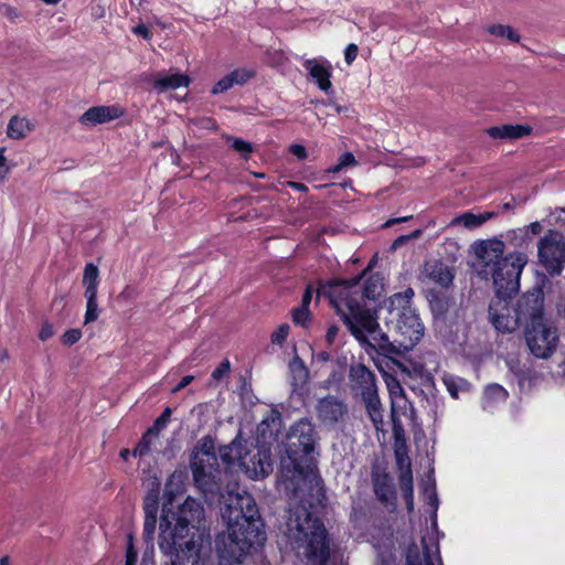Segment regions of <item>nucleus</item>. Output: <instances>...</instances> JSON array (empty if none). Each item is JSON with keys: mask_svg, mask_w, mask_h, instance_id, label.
<instances>
[{"mask_svg": "<svg viewBox=\"0 0 565 565\" xmlns=\"http://www.w3.org/2000/svg\"><path fill=\"white\" fill-rule=\"evenodd\" d=\"M175 498L169 481L163 491L158 545L171 565H198L203 543L209 539L203 524L204 508L191 497L175 505Z\"/></svg>", "mask_w": 565, "mask_h": 565, "instance_id": "f257e3e1", "label": "nucleus"}, {"mask_svg": "<svg viewBox=\"0 0 565 565\" xmlns=\"http://www.w3.org/2000/svg\"><path fill=\"white\" fill-rule=\"evenodd\" d=\"M364 274L365 270L351 279L334 278L320 284L317 289V296L329 300L359 342L366 341L367 332H374V328L379 327L376 310L367 308L366 300H376L383 291L379 275L370 276L361 285Z\"/></svg>", "mask_w": 565, "mask_h": 565, "instance_id": "f03ea898", "label": "nucleus"}, {"mask_svg": "<svg viewBox=\"0 0 565 565\" xmlns=\"http://www.w3.org/2000/svg\"><path fill=\"white\" fill-rule=\"evenodd\" d=\"M221 514L227 531L218 533L214 541L218 565H243L250 552L267 540L256 501L250 495L237 494L222 508Z\"/></svg>", "mask_w": 565, "mask_h": 565, "instance_id": "7ed1b4c3", "label": "nucleus"}, {"mask_svg": "<svg viewBox=\"0 0 565 565\" xmlns=\"http://www.w3.org/2000/svg\"><path fill=\"white\" fill-rule=\"evenodd\" d=\"M414 290L408 287L404 291L395 292L388 299V316L385 318L386 331L380 326L374 332H367V340L360 342L371 353L397 363L396 358L411 351L424 335V324L419 315L412 307Z\"/></svg>", "mask_w": 565, "mask_h": 565, "instance_id": "20e7f679", "label": "nucleus"}, {"mask_svg": "<svg viewBox=\"0 0 565 565\" xmlns=\"http://www.w3.org/2000/svg\"><path fill=\"white\" fill-rule=\"evenodd\" d=\"M287 539L298 556L308 565H328L331 539L323 521L307 509L295 513L287 523Z\"/></svg>", "mask_w": 565, "mask_h": 565, "instance_id": "39448f33", "label": "nucleus"}, {"mask_svg": "<svg viewBox=\"0 0 565 565\" xmlns=\"http://www.w3.org/2000/svg\"><path fill=\"white\" fill-rule=\"evenodd\" d=\"M317 440L318 433L310 419L301 418L290 427L285 446L287 458L280 463L287 479L306 478L313 470Z\"/></svg>", "mask_w": 565, "mask_h": 565, "instance_id": "423d86ee", "label": "nucleus"}, {"mask_svg": "<svg viewBox=\"0 0 565 565\" xmlns=\"http://www.w3.org/2000/svg\"><path fill=\"white\" fill-rule=\"evenodd\" d=\"M349 386L354 396H360L374 425L383 423V408L379 396L377 380L363 363H353L349 370Z\"/></svg>", "mask_w": 565, "mask_h": 565, "instance_id": "0eeeda50", "label": "nucleus"}, {"mask_svg": "<svg viewBox=\"0 0 565 565\" xmlns=\"http://www.w3.org/2000/svg\"><path fill=\"white\" fill-rule=\"evenodd\" d=\"M527 262L526 255L513 253L507 255L493 268L492 278L497 296L514 297L520 289V277Z\"/></svg>", "mask_w": 565, "mask_h": 565, "instance_id": "6e6552de", "label": "nucleus"}, {"mask_svg": "<svg viewBox=\"0 0 565 565\" xmlns=\"http://www.w3.org/2000/svg\"><path fill=\"white\" fill-rule=\"evenodd\" d=\"M524 338L530 352L543 360L550 359L558 344L557 329L545 319L529 322L525 326Z\"/></svg>", "mask_w": 565, "mask_h": 565, "instance_id": "1a4fd4ad", "label": "nucleus"}, {"mask_svg": "<svg viewBox=\"0 0 565 565\" xmlns=\"http://www.w3.org/2000/svg\"><path fill=\"white\" fill-rule=\"evenodd\" d=\"M540 265L551 276H558L565 268V238L555 230H548L537 244Z\"/></svg>", "mask_w": 565, "mask_h": 565, "instance_id": "9d476101", "label": "nucleus"}, {"mask_svg": "<svg viewBox=\"0 0 565 565\" xmlns=\"http://www.w3.org/2000/svg\"><path fill=\"white\" fill-rule=\"evenodd\" d=\"M190 466L194 484L205 502L212 504L214 501H218L223 497L221 482L216 476L220 475L218 465H206L204 458L195 456Z\"/></svg>", "mask_w": 565, "mask_h": 565, "instance_id": "9b49d317", "label": "nucleus"}, {"mask_svg": "<svg viewBox=\"0 0 565 565\" xmlns=\"http://www.w3.org/2000/svg\"><path fill=\"white\" fill-rule=\"evenodd\" d=\"M513 297L494 296L489 305V317L492 326L500 332H513L523 321L521 320L515 307L511 306Z\"/></svg>", "mask_w": 565, "mask_h": 565, "instance_id": "f8f14e48", "label": "nucleus"}, {"mask_svg": "<svg viewBox=\"0 0 565 565\" xmlns=\"http://www.w3.org/2000/svg\"><path fill=\"white\" fill-rule=\"evenodd\" d=\"M371 483L375 498L384 507H395L397 494L396 488L390 472L380 466L372 467Z\"/></svg>", "mask_w": 565, "mask_h": 565, "instance_id": "ddd939ff", "label": "nucleus"}, {"mask_svg": "<svg viewBox=\"0 0 565 565\" xmlns=\"http://www.w3.org/2000/svg\"><path fill=\"white\" fill-rule=\"evenodd\" d=\"M521 320L525 326L529 322L541 321L544 318V296L541 288H534L533 291L524 294L516 302Z\"/></svg>", "mask_w": 565, "mask_h": 565, "instance_id": "4468645a", "label": "nucleus"}, {"mask_svg": "<svg viewBox=\"0 0 565 565\" xmlns=\"http://www.w3.org/2000/svg\"><path fill=\"white\" fill-rule=\"evenodd\" d=\"M125 115V110L116 105L93 106L88 108L79 118L78 122L86 127H94L118 119Z\"/></svg>", "mask_w": 565, "mask_h": 565, "instance_id": "2eb2a0df", "label": "nucleus"}, {"mask_svg": "<svg viewBox=\"0 0 565 565\" xmlns=\"http://www.w3.org/2000/svg\"><path fill=\"white\" fill-rule=\"evenodd\" d=\"M347 413V404L333 395L322 397L317 404L319 419L328 425L337 424Z\"/></svg>", "mask_w": 565, "mask_h": 565, "instance_id": "dca6fc26", "label": "nucleus"}, {"mask_svg": "<svg viewBox=\"0 0 565 565\" xmlns=\"http://www.w3.org/2000/svg\"><path fill=\"white\" fill-rule=\"evenodd\" d=\"M303 67L308 72L309 79L315 82L322 92L329 94L332 90V66L328 61L309 58L305 61Z\"/></svg>", "mask_w": 565, "mask_h": 565, "instance_id": "f3484780", "label": "nucleus"}, {"mask_svg": "<svg viewBox=\"0 0 565 565\" xmlns=\"http://www.w3.org/2000/svg\"><path fill=\"white\" fill-rule=\"evenodd\" d=\"M473 250L478 259H480L484 266L493 265V268L498 266L505 256L504 243L500 239H486L476 242Z\"/></svg>", "mask_w": 565, "mask_h": 565, "instance_id": "a211bd4d", "label": "nucleus"}, {"mask_svg": "<svg viewBox=\"0 0 565 565\" xmlns=\"http://www.w3.org/2000/svg\"><path fill=\"white\" fill-rule=\"evenodd\" d=\"M423 274L430 282L444 288L449 287L455 278L452 269L440 259L425 262Z\"/></svg>", "mask_w": 565, "mask_h": 565, "instance_id": "6ab92c4d", "label": "nucleus"}, {"mask_svg": "<svg viewBox=\"0 0 565 565\" xmlns=\"http://www.w3.org/2000/svg\"><path fill=\"white\" fill-rule=\"evenodd\" d=\"M190 83V76L181 73H158L152 81L154 89L159 93L188 87Z\"/></svg>", "mask_w": 565, "mask_h": 565, "instance_id": "aec40b11", "label": "nucleus"}, {"mask_svg": "<svg viewBox=\"0 0 565 565\" xmlns=\"http://www.w3.org/2000/svg\"><path fill=\"white\" fill-rule=\"evenodd\" d=\"M254 72L244 70V68H236L232 71L231 73L226 74L224 77H222L220 81H217L214 86L211 89L212 95H218L226 93L235 85H244L247 83L252 77H254Z\"/></svg>", "mask_w": 565, "mask_h": 565, "instance_id": "412c9836", "label": "nucleus"}, {"mask_svg": "<svg viewBox=\"0 0 565 565\" xmlns=\"http://www.w3.org/2000/svg\"><path fill=\"white\" fill-rule=\"evenodd\" d=\"M532 127L530 125H511L493 126L487 129V134L493 139H520L531 135Z\"/></svg>", "mask_w": 565, "mask_h": 565, "instance_id": "4be33fe9", "label": "nucleus"}, {"mask_svg": "<svg viewBox=\"0 0 565 565\" xmlns=\"http://www.w3.org/2000/svg\"><path fill=\"white\" fill-rule=\"evenodd\" d=\"M427 300L434 319L444 320L449 311L452 298L444 291L429 290L427 292Z\"/></svg>", "mask_w": 565, "mask_h": 565, "instance_id": "5701e85b", "label": "nucleus"}, {"mask_svg": "<svg viewBox=\"0 0 565 565\" xmlns=\"http://www.w3.org/2000/svg\"><path fill=\"white\" fill-rule=\"evenodd\" d=\"M282 424L281 415L278 411H271L257 426L259 436L265 438H276Z\"/></svg>", "mask_w": 565, "mask_h": 565, "instance_id": "b1692460", "label": "nucleus"}, {"mask_svg": "<svg viewBox=\"0 0 565 565\" xmlns=\"http://www.w3.org/2000/svg\"><path fill=\"white\" fill-rule=\"evenodd\" d=\"M402 497L408 513L414 512V480L412 468L404 469L398 476Z\"/></svg>", "mask_w": 565, "mask_h": 565, "instance_id": "393cba45", "label": "nucleus"}, {"mask_svg": "<svg viewBox=\"0 0 565 565\" xmlns=\"http://www.w3.org/2000/svg\"><path fill=\"white\" fill-rule=\"evenodd\" d=\"M250 463H252V467L247 463L244 466L246 467L247 471L252 472L253 478H255V479L265 478L271 471V463L269 461V455L260 451L259 449L257 450V454H255L250 458Z\"/></svg>", "mask_w": 565, "mask_h": 565, "instance_id": "a878e982", "label": "nucleus"}, {"mask_svg": "<svg viewBox=\"0 0 565 565\" xmlns=\"http://www.w3.org/2000/svg\"><path fill=\"white\" fill-rule=\"evenodd\" d=\"M34 129V125L24 117L13 116L8 124L7 135L9 138L20 140Z\"/></svg>", "mask_w": 565, "mask_h": 565, "instance_id": "bb28decb", "label": "nucleus"}, {"mask_svg": "<svg viewBox=\"0 0 565 565\" xmlns=\"http://www.w3.org/2000/svg\"><path fill=\"white\" fill-rule=\"evenodd\" d=\"M195 452L193 454V458L198 456V458H204L206 465H218L217 457L215 455V445L214 440L211 436H204L202 437L196 446H195Z\"/></svg>", "mask_w": 565, "mask_h": 565, "instance_id": "cd10ccee", "label": "nucleus"}, {"mask_svg": "<svg viewBox=\"0 0 565 565\" xmlns=\"http://www.w3.org/2000/svg\"><path fill=\"white\" fill-rule=\"evenodd\" d=\"M289 370L292 377V386L301 387L308 382L309 371L305 365L302 359L299 358L298 355L294 356L292 360L289 362Z\"/></svg>", "mask_w": 565, "mask_h": 565, "instance_id": "c85d7f7f", "label": "nucleus"}, {"mask_svg": "<svg viewBox=\"0 0 565 565\" xmlns=\"http://www.w3.org/2000/svg\"><path fill=\"white\" fill-rule=\"evenodd\" d=\"M220 456L226 465H234L236 461L246 465V454L243 455L241 444H237L236 440L221 448Z\"/></svg>", "mask_w": 565, "mask_h": 565, "instance_id": "c756f323", "label": "nucleus"}, {"mask_svg": "<svg viewBox=\"0 0 565 565\" xmlns=\"http://www.w3.org/2000/svg\"><path fill=\"white\" fill-rule=\"evenodd\" d=\"M225 141L233 150L238 152L243 159H248L253 152V145L242 138L234 136H225Z\"/></svg>", "mask_w": 565, "mask_h": 565, "instance_id": "7c9ffc66", "label": "nucleus"}, {"mask_svg": "<svg viewBox=\"0 0 565 565\" xmlns=\"http://www.w3.org/2000/svg\"><path fill=\"white\" fill-rule=\"evenodd\" d=\"M508 365L510 371L516 376L521 385L524 384L526 381H531L534 377L535 372L531 367L521 364L519 360L510 361Z\"/></svg>", "mask_w": 565, "mask_h": 565, "instance_id": "2f4dec72", "label": "nucleus"}, {"mask_svg": "<svg viewBox=\"0 0 565 565\" xmlns=\"http://www.w3.org/2000/svg\"><path fill=\"white\" fill-rule=\"evenodd\" d=\"M158 438L157 434H149V428L142 434L140 440L132 450L134 457H145L151 451L152 441Z\"/></svg>", "mask_w": 565, "mask_h": 565, "instance_id": "473e14b6", "label": "nucleus"}, {"mask_svg": "<svg viewBox=\"0 0 565 565\" xmlns=\"http://www.w3.org/2000/svg\"><path fill=\"white\" fill-rule=\"evenodd\" d=\"M488 32L498 38H507L511 42L520 41V35L510 25L493 24L488 28Z\"/></svg>", "mask_w": 565, "mask_h": 565, "instance_id": "72a5a7b5", "label": "nucleus"}, {"mask_svg": "<svg viewBox=\"0 0 565 565\" xmlns=\"http://www.w3.org/2000/svg\"><path fill=\"white\" fill-rule=\"evenodd\" d=\"M172 409L167 406L162 413L154 419L152 426L149 427V434H159L167 428L168 423L171 419Z\"/></svg>", "mask_w": 565, "mask_h": 565, "instance_id": "f704fd0d", "label": "nucleus"}, {"mask_svg": "<svg viewBox=\"0 0 565 565\" xmlns=\"http://www.w3.org/2000/svg\"><path fill=\"white\" fill-rule=\"evenodd\" d=\"M145 515H157L159 510V491L151 490L143 500Z\"/></svg>", "mask_w": 565, "mask_h": 565, "instance_id": "c9c22d12", "label": "nucleus"}, {"mask_svg": "<svg viewBox=\"0 0 565 565\" xmlns=\"http://www.w3.org/2000/svg\"><path fill=\"white\" fill-rule=\"evenodd\" d=\"M492 216V213H483V214H473L471 212H466L460 216V220L467 227H477L483 224L487 220Z\"/></svg>", "mask_w": 565, "mask_h": 565, "instance_id": "e433bc0d", "label": "nucleus"}, {"mask_svg": "<svg viewBox=\"0 0 565 565\" xmlns=\"http://www.w3.org/2000/svg\"><path fill=\"white\" fill-rule=\"evenodd\" d=\"M508 391L500 384H489L484 390V397L489 401H505Z\"/></svg>", "mask_w": 565, "mask_h": 565, "instance_id": "4c0bfd02", "label": "nucleus"}, {"mask_svg": "<svg viewBox=\"0 0 565 565\" xmlns=\"http://www.w3.org/2000/svg\"><path fill=\"white\" fill-rule=\"evenodd\" d=\"M311 318L309 308L298 306L291 310V320L296 326L306 327Z\"/></svg>", "mask_w": 565, "mask_h": 565, "instance_id": "58836bf2", "label": "nucleus"}, {"mask_svg": "<svg viewBox=\"0 0 565 565\" xmlns=\"http://www.w3.org/2000/svg\"><path fill=\"white\" fill-rule=\"evenodd\" d=\"M354 164H356L354 154L352 152L347 151L340 156L337 164H333L327 169V172L337 173V172H340L343 168L354 166Z\"/></svg>", "mask_w": 565, "mask_h": 565, "instance_id": "ea45409f", "label": "nucleus"}, {"mask_svg": "<svg viewBox=\"0 0 565 565\" xmlns=\"http://www.w3.org/2000/svg\"><path fill=\"white\" fill-rule=\"evenodd\" d=\"M290 327L288 323L279 324L276 330L270 334V341L273 344L282 347L289 335Z\"/></svg>", "mask_w": 565, "mask_h": 565, "instance_id": "a19ab883", "label": "nucleus"}, {"mask_svg": "<svg viewBox=\"0 0 565 565\" xmlns=\"http://www.w3.org/2000/svg\"><path fill=\"white\" fill-rule=\"evenodd\" d=\"M405 565H423L420 552L415 542L408 544L406 548V563Z\"/></svg>", "mask_w": 565, "mask_h": 565, "instance_id": "79ce46f5", "label": "nucleus"}, {"mask_svg": "<svg viewBox=\"0 0 565 565\" xmlns=\"http://www.w3.org/2000/svg\"><path fill=\"white\" fill-rule=\"evenodd\" d=\"M98 268L93 263L86 264L84 268L83 284L84 285H98Z\"/></svg>", "mask_w": 565, "mask_h": 565, "instance_id": "37998d69", "label": "nucleus"}, {"mask_svg": "<svg viewBox=\"0 0 565 565\" xmlns=\"http://www.w3.org/2000/svg\"><path fill=\"white\" fill-rule=\"evenodd\" d=\"M81 338L82 331L79 329H68L63 333L61 341L64 345L71 347L77 343Z\"/></svg>", "mask_w": 565, "mask_h": 565, "instance_id": "c03bdc74", "label": "nucleus"}, {"mask_svg": "<svg viewBox=\"0 0 565 565\" xmlns=\"http://www.w3.org/2000/svg\"><path fill=\"white\" fill-rule=\"evenodd\" d=\"M157 522V515H145L143 536L146 540H149L153 536Z\"/></svg>", "mask_w": 565, "mask_h": 565, "instance_id": "a18cd8bd", "label": "nucleus"}, {"mask_svg": "<svg viewBox=\"0 0 565 565\" xmlns=\"http://www.w3.org/2000/svg\"><path fill=\"white\" fill-rule=\"evenodd\" d=\"M98 318V303L97 301L86 302L85 323L96 321Z\"/></svg>", "mask_w": 565, "mask_h": 565, "instance_id": "49530a36", "label": "nucleus"}, {"mask_svg": "<svg viewBox=\"0 0 565 565\" xmlns=\"http://www.w3.org/2000/svg\"><path fill=\"white\" fill-rule=\"evenodd\" d=\"M231 371V363L227 359L223 360L217 367L212 372V379L220 381Z\"/></svg>", "mask_w": 565, "mask_h": 565, "instance_id": "de8ad7c7", "label": "nucleus"}, {"mask_svg": "<svg viewBox=\"0 0 565 565\" xmlns=\"http://www.w3.org/2000/svg\"><path fill=\"white\" fill-rule=\"evenodd\" d=\"M444 384L446 385L447 391L450 394V396L454 398H458L459 386H458L457 379H455L452 376H445Z\"/></svg>", "mask_w": 565, "mask_h": 565, "instance_id": "09e8293b", "label": "nucleus"}, {"mask_svg": "<svg viewBox=\"0 0 565 565\" xmlns=\"http://www.w3.org/2000/svg\"><path fill=\"white\" fill-rule=\"evenodd\" d=\"M359 53V47L354 43H350L344 51V61L348 65L352 64L355 61Z\"/></svg>", "mask_w": 565, "mask_h": 565, "instance_id": "8fccbe9b", "label": "nucleus"}, {"mask_svg": "<svg viewBox=\"0 0 565 565\" xmlns=\"http://www.w3.org/2000/svg\"><path fill=\"white\" fill-rule=\"evenodd\" d=\"M54 334L53 327L49 322H44L39 331V339L41 341H47Z\"/></svg>", "mask_w": 565, "mask_h": 565, "instance_id": "3c124183", "label": "nucleus"}, {"mask_svg": "<svg viewBox=\"0 0 565 565\" xmlns=\"http://www.w3.org/2000/svg\"><path fill=\"white\" fill-rule=\"evenodd\" d=\"M396 463L401 470V472L404 469H407L408 467L412 468L411 460L406 454H403L401 451H396Z\"/></svg>", "mask_w": 565, "mask_h": 565, "instance_id": "603ef678", "label": "nucleus"}, {"mask_svg": "<svg viewBox=\"0 0 565 565\" xmlns=\"http://www.w3.org/2000/svg\"><path fill=\"white\" fill-rule=\"evenodd\" d=\"M98 285H85L84 296L86 298V302L97 301V291Z\"/></svg>", "mask_w": 565, "mask_h": 565, "instance_id": "864d4df0", "label": "nucleus"}, {"mask_svg": "<svg viewBox=\"0 0 565 565\" xmlns=\"http://www.w3.org/2000/svg\"><path fill=\"white\" fill-rule=\"evenodd\" d=\"M290 153H292L295 157H297L299 160H305L308 157L307 150L305 146L302 145H291L289 147Z\"/></svg>", "mask_w": 565, "mask_h": 565, "instance_id": "5fc2aeb1", "label": "nucleus"}, {"mask_svg": "<svg viewBox=\"0 0 565 565\" xmlns=\"http://www.w3.org/2000/svg\"><path fill=\"white\" fill-rule=\"evenodd\" d=\"M386 384L391 395H397L404 392L402 385L395 377H392L390 381H386Z\"/></svg>", "mask_w": 565, "mask_h": 565, "instance_id": "6e6d98bb", "label": "nucleus"}, {"mask_svg": "<svg viewBox=\"0 0 565 565\" xmlns=\"http://www.w3.org/2000/svg\"><path fill=\"white\" fill-rule=\"evenodd\" d=\"M312 295H313V287L309 284V285H307V287L302 294L300 306L309 308L310 302L312 300Z\"/></svg>", "mask_w": 565, "mask_h": 565, "instance_id": "4d7b16f0", "label": "nucleus"}, {"mask_svg": "<svg viewBox=\"0 0 565 565\" xmlns=\"http://www.w3.org/2000/svg\"><path fill=\"white\" fill-rule=\"evenodd\" d=\"M137 557H138V554L135 551L132 544L130 543L127 547L125 565H136Z\"/></svg>", "mask_w": 565, "mask_h": 565, "instance_id": "13d9d810", "label": "nucleus"}, {"mask_svg": "<svg viewBox=\"0 0 565 565\" xmlns=\"http://www.w3.org/2000/svg\"><path fill=\"white\" fill-rule=\"evenodd\" d=\"M132 32L137 35L142 36L146 40H149L151 38V32L145 24H138L134 28Z\"/></svg>", "mask_w": 565, "mask_h": 565, "instance_id": "bf43d9fd", "label": "nucleus"}, {"mask_svg": "<svg viewBox=\"0 0 565 565\" xmlns=\"http://www.w3.org/2000/svg\"><path fill=\"white\" fill-rule=\"evenodd\" d=\"M420 234V230H415L411 235H401L398 236L394 243H393V247H397V246H401L402 244H404L408 238L411 237H417L418 235Z\"/></svg>", "mask_w": 565, "mask_h": 565, "instance_id": "052dcab7", "label": "nucleus"}, {"mask_svg": "<svg viewBox=\"0 0 565 565\" xmlns=\"http://www.w3.org/2000/svg\"><path fill=\"white\" fill-rule=\"evenodd\" d=\"M339 332V328L335 326V324H331L328 329H327V333H326V340L327 342L329 343H332L337 337Z\"/></svg>", "mask_w": 565, "mask_h": 565, "instance_id": "680f3d73", "label": "nucleus"}, {"mask_svg": "<svg viewBox=\"0 0 565 565\" xmlns=\"http://www.w3.org/2000/svg\"><path fill=\"white\" fill-rule=\"evenodd\" d=\"M194 380L193 375H185L181 379V381L173 388V392H179L182 388L186 387Z\"/></svg>", "mask_w": 565, "mask_h": 565, "instance_id": "e2e57ef3", "label": "nucleus"}, {"mask_svg": "<svg viewBox=\"0 0 565 565\" xmlns=\"http://www.w3.org/2000/svg\"><path fill=\"white\" fill-rule=\"evenodd\" d=\"M427 503L433 508L434 512L437 511L439 502H438V497H437L435 488L433 489L431 493L428 495Z\"/></svg>", "mask_w": 565, "mask_h": 565, "instance_id": "0e129e2a", "label": "nucleus"}, {"mask_svg": "<svg viewBox=\"0 0 565 565\" xmlns=\"http://www.w3.org/2000/svg\"><path fill=\"white\" fill-rule=\"evenodd\" d=\"M288 185L291 189H294V190H296L298 192H306V191H308V186L305 183H301V182L289 181Z\"/></svg>", "mask_w": 565, "mask_h": 565, "instance_id": "69168bd1", "label": "nucleus"}, {"mask_svg": "<svg viewBox=\"0 0 565 565\" xmlns=\"http://www.w3.org/2000/svg\"><path fill=\"white\" fill-rule=\"evenodd\" d=\"M4 14L10 20H14L19 15L18 10L11 6H6Z\"/></svg>", "mask_w": 565, "mask_h": 565, "instance_id": "338daca9", "label": "nucleus"}, {"mask_svg": "<svg viewBox=\"0 0 565 565\" xmlns=\"http://www.w3.org/2000/svg\"><path fill=\"white\" fill-rule=\"evenodd\" d=\"M529 228L530 231L534 234V235H539L541 232H542V225L540 222H532L530 225H529Z\"/></svg>", "mask_w": 565, "mask_h": 565, "instance_id": "774afa93", "label": "nucleus"}]
</instances>
